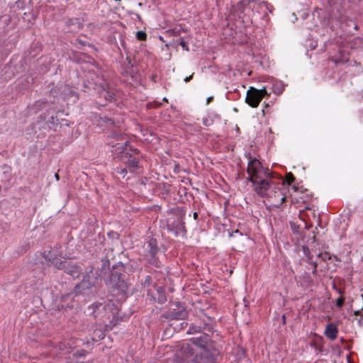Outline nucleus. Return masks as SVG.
Segmentation results:
<instances>
[{"label":"nucleus","mask_w":363,"mask_h":363,"mask_svg":"<svg viewBox=\"0 0 363 363\" xmlns=\"http://www.w3.org/2000/svg\"><path fill=\"white\" fill-rule=\"evenodd\" d=\"M88 311L96 321L106 328L112 329L117 323L118 308L112 301H96L88 307Z\"/></svg>","instance_id":"f257e3e1"},{"label":"nucleus","mask_w":363,"mask_h":363,"mask_svg":"<svg viewBox=\"0 0 363 363\" xmlns=\"http://www.w3.org/2000/svg\"><path fill=\"white\" fill-rule=\"evenodd\" d=\"M111 145L116 147V153L119 155L121 160L127 165L130 172H133L139 168V163L142 155L137 149H133L129 145L128 141L126 140L117 143L116 145Z\"/></svg>","instance_id":"f03ea898"},{"label":"nucleus","mask_w":363,"mask_h":363,"mask_svg":"<svg viewBox=\"0 0 363 363\" xmlns=\"http://www.w3.org/2000/svg\"><path fill=\"white\" fill-rule=\"evenodd\" d=\"M125 268L126 267L121 262L114 264L112 267L109 278L110 285L113 288L118 289L123 293H125L128 289Z\"/></svg>","instance_id":"7ed1b4c3"},{"label":"nucleus","mask_w":363,"mask_h":363,"mask_svg":"<svg viewBox=\"0 0 363 363\" xmlns=\"http://www.w3.org/2000/svg\"><path fill=\"white\" fill-rule=\"evenodd\" d=\"M143 255L147 262L153 266L160 267L159 255L160 249L154 238L149 239L143 245Z\"/></svg>","instance_id":"20e7f679"},{"label":"nucleus","mask_w":363,"mask_h":363,"mask_svg":"<svg viewBox=\"0 0 363 363\" xmlns=\"http://www.w3.org/2000/svg\"><path fill=\"white\" fill-rule=\"evenodd\" d=\"M252 183L254 190L262 197H267L268 194L272 192V189L275 184L269 179V177L259 179H248Z\"/></svg>","instance_id":"39448f33"},{"label":"nucleus","mask_w":363,"mask_h":363,"mask_svg":"<svg viewBox=\"0 0 363 363\" xmlns=\"http://www.w3.org/2000/svg\"><path fill=\"white\" fill-rule=\"evenodd\" d=\"M97 272H94L93 269H91L82 280V281L77 284L74 287V293L76 295L86 294V291L91 289L95 286L96 281L98 278Z\"/></svg>","instance_id":"423d86ee"},{"label":"nucleus","mask_w":363,"mask_h":363,"mask_svg":"<svg viewBox=\"0 0 363 363\" xmlns=\"http://www.w3.org/2000/svg\"><path fill=\"white\" fill-rule=\"evenodd\" d=\"M247 172L249 174L248 179H259L262 177V174L265 177H270V172L268 169H265L261 162L256 158H254L249 162Z\"/></svg>","instance_id":"0eeeda50"},{"label":"nucleus","mask_w":363,"mask_h":363,"mask_svg":"<svg viewBox=\"0 0 363 363\" xmlns=\"http://www.w3.org/2000/svg\"><path fill=\"white\" fill-rule=\"evenodd\" d=\"M267 95H269L266 89H257L250 87L247 92L245 102L252 108H256L259 104L262 99Z\"/></svg>","instance_id":"6e6552de"},{"label":"nucleus","mask_w":363,"mask_h":363,"mask_svg":"<svg viewBox=\"0 0 363 363\" xmlns=\"http://www.w3.org/2000/svg\"><path fill=\"white\" fill-rule=\"evenodd\" d=\"M190 341L196 346L199 347L201 351L207 350L208 352H212L213 342L210 337L209 334L206 332H202L199 335L193 337Z\"/></svg>","instance_id":"1a4fd4ad"},{"label":"nucleus","mask_w":363,"mask_h":363,"mask_svg":"<svg viewBox=\"0 0 363 363\" xmlns=\"http://www.w3.org/2000/svg\"><path fill=\"white\" fill-rule=\"evenodd\" d=\"M175 361L177 363H216V358L212 352L203 350L196 353L190 361L184 362L179 357Z\"/></svg>","instance_id":"9d476101"},{"label":"nucleus","mask_w":363,"mask_h":363,"mask_svg":"<svg viewBox=\"0 0 363 363\" xmlns=\"http://www.w3.org/2000/svg\"><path fill=\"white\" fill-rule=\"evenodd\" d=\"M266 198L272 206L277 208L279 207L286 201L284 193L276 186L272 189V192H270Z\"/></svg>","instance_id":"9b49d317"},{"label":"nucleus","mask_w":363,"mask_h":363,"mask_svg":"<svg viewBox=\"0 0 363 363\" xmlns=\"http://www.w3.org/2000/svg\"><path fill=\"white\" fill-rule=\"evenodd\" d=\"M177 309H173L167 312L164 317L169 320H184L188 316V311L182 306L179 303H177Z\"/></svg>","instance_id":"f8f14e48"},{"label":"nucleus","mask_w":363,"mask_h":363,"mask_svg":"<svg viewBox=\"0 0 363 363\" xmlns=\"http://www.w3.org/2000/svg\"><path fill=\"white\" fill-rule=\"evenodd\" d=\"M43 257H45V260L48 262L50 264L53 265L55 267L63 270L65 264L67 263V260H62L60 258H58L57 257H52L50 255V251L46 254V252L43 253Z\"/></svg>","instance_id":"ddd939ff"},{"label":"nucleus","mask_w":363,"mask_h":363,"mask_svg":"<svg viewBox=\"0 0 363 363\" xmlns=\"http://www.w3.org/2000/svg\"><path fill=\"white\" fill-rule=\"evenodd\" d=\"M63 271L70 275L73 279L78 278L82 273V269L80 267L74 264L71 261H68L65 264V267Z\"/></svg>","instance_id":"4468645a"},{"label":"nucleus","mask_w":363,"mask_h":363,"mask_svg":"<svg viewBox=\"0 0 363 363\" xmlns=\"http://www.w3.org/2000/svg\"><path fill=\"white\" fill-rule=\"evenodd\" d=\"M66 26L69 31L77 32L82 28L83 24L79 18H70L66 21Z\"/></svg>","instance_id":"2eb2a0df"},{"label":"nucleus","mask_w":363,"mask_h":363,"mask_svg":"<svg viewBox=\"0 0 363 363\" xmlns=\"http://www.w3.org/2000/svg\"><path fill=\"white\" fill-rule=\"evenodd\" d=\"M337 326L334 323H329L326 325L324 334L330 340H334L337 338Z\"/></svg>","instance_id":"dca6fc26"},{"label":"nucleus","mask_w":363,"mask_h":363,"mask_svg":"<svg viewBox=\"0 0 363 363\" xmlns=\"http://www.w3.org/2000/svg\"><path fill=\"white\" fill-rule=\"evenodd\" d=\"M99 98L104 99L106 101H111L114 99L115 94L109 87H101L99 91Z\"/></svg>","instance_id":"f3484780"},{"label":"nucleus","mask_w":363,"mask_h":363,"mask_svg":"<svg viewBox=\"0 0 363 363\" xmlns=\"http://www.w3.org/2000/svg\"><path fill=\"white\" fill-rule=\"evenodd\" d=\"M202 333L201 325H197L196 324L192 323L190 325L187 333L193 335H199Z\"/></svg>","instance_id":"a211bd4d"},{"label":"nucleus","mask_w":363,"mask_h":363,"mask_svg":"<svg viewBox=\"0 0 363 363\" xmlns=\"http://www.w3.org/2000/svg\"><path fill=\"white\" fill-rule=\"evenodd\" d=\"M174 225H175L177 228L176 234L185 231L184 223L182 220L177 219V220L174 223Z\"/></svg>","instance_id":"6ab92c4d"},{"label":"nucleus","mask_w":363,"mask_h":363,"mask_svg":"<svg viewBox=\"0 0 363 363\" xmlns=\"http://www.w3.org/2000/svg\"><path fill=\"white\" fill-rule=\"evenodd\" d=\"M101 262H102V266H101V272L106 273L110 266V262L108 261V255H106L105 258L101 259Z\"/></svg>","instance_id":"aec40b11"},{"label":"nucleus","mask_w":363,"mask_h":363,"mask_svg":"<svg viewBox=\"0 0 363 363\" xmlns=\"http://www.w3.org/2000/svg\"><path fill=\"white\" fill-rule=\"evenodd\" d=\"M291 230L294 233V234H299L300 233V225L296 222H290Z\"/></svg>","instance_id":"412c9836"},{"label":"nucleus","mask_w":363,"mask_h":363,"mask_svg":"<svg viewBox=\"0 0 363 363\" xmlns=\"http://www.w3.org/2000/svg\"><path fill=\"white\" fill-rule=\"evenodd\" d=\"M136 37L138 40L144 41L147 39V34L144 31L139 30L136 33Z\"/></svg>","instance_id":"4be33fe9"},{"label":"nucleus","mask_w":363,"mask_h":363,"mask_svg":"<svg viewBox=\"0 0 363 363\" xmlns=\"http://www.w3.org/2000/svg\"><path fill=\"white\" fill-rule=\"evenodd\" d=\"M156 296H157V303L162 304L166 302L167 297L165 296V294L162 293V294H156Z\"/></svg>","instance_id":"5701e85b"},{"label":"nucleus","mask_w":363,"mask_h":363,"mask_svg":"<svg viewBox=\"0 0 363 363\" xmlns=\"http://www.w3.org/2000/svg\"><path fill=\"white\" fill-rule=\"evenodd\" d=\"M294 180L295 177L292 173L289 172L286 174V182L288 183V184H291Z\"/></svg>","instance_id":"b1692460"},{"label":"nucleus","mask_w":363,"mask_h":363,"mask_svg":"<svg viewBox=\"0 0 363 363\" xmlns=\"http://www.w3.org/2000/svg\"><path fill=\"white\" fill-rule=\"evenodd\" d=\"M181 32H182L181 29H177V28L169 29L167 30V33H169L172 36H179V35H180Z\"/></svg>","instance_id":"393cba45"},{"label":"nucleus","mask_w":363,"mask_h":363,"mask_svg":"<svg viewBox=\"0 0 363 363\" xmlns=\"http://www.w3.org/2000/svg\"><path fill=\"white\" fill-rule=\"evenodd\" d=\"M152 279L151 276L147 275L145 277V279L143 281V285L144 286H149L152 284Z\"/></svg>","instance_id":"a878e982"},{"label":"nucleus","mask_w":363,"mask_h":363,"mask_svg":"<svg viewBox=\"0 0 363 363\" xmlns=\"http://www.w3.org/2000/svg\"><path fill=\"white\" fill-rule=\"evenodd\" d=\"M107 235H108V238L112 239V240H118L119 237H120L119 234L114 231H111V232L108 233Z\"/></svg>","instance_id":"bb28decb"},{"label":"nucleus","mask_w":363,"mask_h":363,"mask_svg":"<svg viewBox=\"0 0 363 363\" xmlns=\"http://www.w3.org/2000/svg\"><path fill=\"white\" fill-rule=\"evenodd\" d=\"M202 328V332H211L212 331V326L208 323H204L203 325H201Z\"/></svg>","instance_id":"cd10ccee"},{"label":"nucleus","mask_w":363,"mask_h":363,"mask_svg":"<svg viewBox=\"0 0 363 363\" xmlns=\"http://www.w3.org/2000/svg\"><path fill=\"white\" fill-rule=\"evenodd\" d=\"M87 352L84 350H77L76 352L74 353V355L77 357H85Z\"/></svg>","instance_id":"c85d7f7f"},{"label":"nucleus","mask_w":363,"mask_h":363,"mask_svg":"<svg viewBox=\"0 0 363 363\" xmlns=\"http://www.w3.org/2000/svg\"><path fill=\"white\" fill-rule=\"evenodd\" d=\"M344 303H345V298H344V297H342V296L339 297V298L336 300V306H337L338 308H341V307H342V306L344 305Z\"/></svg>","instance_id":"c756f323"},{"label":"nucleus","mask_w":363,"mask_h":363,"mask_svg":"<svg viewBox=\"0 0 363 363\" xmlns=\"http://www.w3.org/2000/svg\"><path fill=\"white\" fill-rule=\"evenodd\" d=\"M116 172L122 175L123 177H125V175L127 173V169L126 168H116L115 169Z\"/></svg>","instance_id":"7c9ffc66"},{"label":"nucleus","mask_w":363,"mask_h":363,"mask_svg":"<svg viewBox=\"0 0 363 363\" xmlns=\"http://www.w3.org/2000/svg\"><path fill=\"white\" fill-rule=\"evenodd\" d=\"M178 43L183 48L184 50H185L186 51L189 50L186 43L184 40V39L182 38H180L179 42Z\"/></svg>","instance_id":"2f4dec72"},{"label":"nucleus","mask_w":363,"mask_h":363,"mask_svg":"<svg viewBox=\"0 0 363 363\" xmlns=\"http://www.w3.org/2000/svg\"><path fill=\"white\" fill-rule=\"evenodd\" d=\"M147 299L153 301H157V296L156 294H154L153 293H151L150 291H147Z\"/></svg>","instance_id":"473e14b6"},{"label":"nucleus","mask_w":363,"mask_h":363,"mask_svg":"<svg viewBox=\"0 0 363 363\" xmlns=\"http://www.w3.org/2000/svg\"><path fill=\"white\" fill-rule=\"evenodd\" d=\"M202 121L203 124L206 126H209L212 124V120L208 117L203 118Z\"/></svg>","instance_id":"72a5a7b5"},{"label":"nucleus","mask_w":363,"mask_h":363,"mask_svg":"<svg viewBox=\"0 0 363 363\" xmlns=\"http://www.w3.org/2000/svg\"><path fill=\"white\" fill-rule=\"evenodd\" d=\"M318 257H320L323 261H326L327 259H330V257L326 252L318 254Z\"/></svg>","instance_id":"f704fd0d"},{"label":"nucleus","mask_w":363,"mask_h":363,"mask_svg":"<svg viewBox=\"0 0 363 363\" xmlns=\"http://www.w3.org/2000/svg\"><path fill=\"white\" fill-rule=\"evenodd\" d=\"M183 350H184V352H186L188 354H192L194 353L193 349L189 345H186V347L184 346Z\"/></svg>","instance_id":"c9c22d12"},{"label":"nucleus","mask_w":363,"mask_h":363,"mask_svg":"<svg viewBox=\"0 0 363 363\" xmlns=\"http://www.w3.org/2000/svg\"><path fill=\"white\" fill-rule=\"evenodd\" d=\"M311 264L313 265V274H315L317 272V264L315 262H311Z\"/></svg>","instance_id":"e433bc0d"},{"label":"nucleus","mask_w":363,"mask_h":363,"mask_svg":"<svg viewBox=\"0 0 363 363\" xmlns=\"http://www.w3.org/2000/svg\"><path fill=\"white\" fill-rule=\"evenodd\" d=\"M113 250L112 249H111L107 253L106 255H108V261L110 262V259H113V257H114V255H113Z\"/></svg>","instance_id":"4c0bfd02"},{"label":"nucleus","mask_w":363,"mask_h":363,"mask_svg":"<svg viewBox=\"0 0 363 363\" xmlns=\"http://www.w3.org/2000/svg\"><path fill=\"white\" fill-rule=\"evenodd\" d=\"M156 291H157V294H164V290L162 287H157V289H156Z\"/></svg>","instance_id":"58836bf2"},{"label":"nucleus","mask_w":363,"mask_h":363,"mask_svg":"<svg viewBox=\"0 0 363 363\" xmlns=\"http://www.w3.org/2000/svg\"><path fill=\"white\" fill-rule=\"evenodd\" d=\"M193 75H194V73H192L190 76L186 77L184 79V82H186V83H187V82H190V80H191V79H192V77H193Z\"/></svg>","instance_id":"ea45409f"},{"label":"nucleus","mask_w":363,"mask_h":363,"mask_svg":"<svg viewBox=\"0 0 363 363\" xmlns=\"http://www.w3.org/2000/svg\"><path fill=\"white\" fill-rule=\"evenodd\" d=\"M213 100V96H210L207 99V104H210V102Z\"/></svg>","instance_id":"a19ab883"},{"label":"nucleus","mask_w":363,"mask_h":363,"mask_svg":"<svg viewBox=\"0 0 363 363\" xmlns=\"http://www.w3.org/2000/svg\"><path fill=\"white\" fill-rule=\"evenodd\" d=\"M193 217L195 220H196L198 218V213L197 212H194V215H193Z\"/></svg>","instance_id":"79ce46f5"},{"label":"nucleus","mask_w":363,"mask_h":363,"mask_svg":"<svg viewBox=\"0 0 363 363\" xmlns=\"http://www.w3.org/2000/svg\"><path fill=\"white\" fill-rule=\"evenodd\" d=\"M354 313L356 315H361V311L358 310V311H354Z\"/></svg>","instance_id":"37998d69"},{"label":"nucleus","mask_w":363,"mask_h":363,"mask_svg":"<svg viewBox=\"0 0 363 363\" xmlns=\"http://www.w3.org/2000/svg\"><path fill=\"white\" fill-rule=\"evenodd\" d=\"M184 325L187 326V323L183 322L181 323L182 328H184Z\"/></svg>","instance_id":"c03bdc74"},{"label":"nucleus","mask_w":363,"mask_h":363,"mask_svg":"<svg viewBox=\"0 0 363 363\" xmlns=\"http://www.w3.org/2000/svg\"><path fill=\"white\" fill-rule=\"evenodd\" d=\"M99 333H100V335L101 336V338H103V337H104L103 333L101 331H100V330L99 331Z\"/></svg>","instance_id":"a18cd8bd"},{"label":"nucleus","mask_w":363,"mask_h":363,"mask_svg":"<svg viewBox=\"0 0 363 363\" xmlns=\"http://www.w3.org/2000/svg\"><path fill=\"white\" fill-rule=\"evenodd\" d=\"M358 28H359L358 26L355 24V25H354V29H355V30H358Z\"/></svg>","instance_id":"49530a36"},{"label":"nucleus","mask_w":363,"mask_h":363,"mask_svg":"<svg viewBox=\"0 0 363 363\" xmlns=\"http://www.w3.org/2000/svg\"><path fill=\"white\" fill-rule=\"evenodd\" d=\"M55 178H57V180L59 179V175L57 174H55Z\"/></svg>","instance_id":"de8ad7c7"},{"label":"nucleus","mask_w":363,"mask_h":363,"mask_svg":"<svg viewBox=\"0 0 363 363\" xmlns=\"http://www.w3.org/2000/svg\"><path fill=\"white\" fill-rule=\"evenodd\" d=\"M238 233H239L238 230H236L235 231L233 232V233H235V234H238Z\"/></svg>","instance_id":"09e8293b"},{"label":"nucleus","mask_w":363,"mask_h":363,"mask_svg":"<svg viewBox=\"0 0 363 363\" xmlns=\"http://www.w3.org/2000/svg\"><path fill=\"white\" fill-rule=\"evenodd\" d=\"M338 292H339L340 294H342V290H340V289H339V290H338Z\"/></svg>","instance_id":"8fccbe9b"},{"label":"nucleus","mask_w":363,"mask_h":363,"mask_svg":"<svg viewBox=\"0 0 363 363\" xmlns=\"http://www.w3.org/2000/svg\"><path fill=\"white\" fill-rule=\"evenodd\" d=\"M305 225H306V228H308V229L309 228V227L308 226V225L306 223H305Z\"/></svg>","instance_id":"3c124183"},{"label":"nucleus","mask_w":363,"mask_h":363,"mask_svg":"<svg viewBox=\"0 0 363 363\" xmlns=\"http://www.w3.org/2000/svg\"><path fill=\"white\" fill-rule=\"evenodd\" d=\"M163 100L165 101H167V99L166 98H164Z\"/></svg>","instance_id":"603ef678"},{"label":"nucleus","mask_w":363,"mask_h":363,"mask_svg":"<svg viewBox=\"0 0 363 363\" xmlns=\"http://www.w3.org/2000/svg\"><path fill=\"white\" fill-rule=\"evenodd\" d=\"M77 363H84V362L78 361Z\"/></svg>","instance_id":"864d4df0"}]
</instances>
